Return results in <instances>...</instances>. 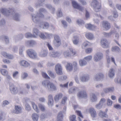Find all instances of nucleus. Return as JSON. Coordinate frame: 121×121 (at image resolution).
<instances>
[{
    "label": "nucleus",
    "mask_w": 121,
    "mask_h": 121,
    "mask_svg": "<svg viewBox=\"0 0 121 121\" xmlns=\"http://www.w3.org/2000/svg\"><path fill=\"white\" fill-rule=\"evenodd\" d=\"M1 12L2 13L6 16H9L11 15H13L14 20L16 21L19 20V15L15 13L14 10L12 9H9L8 10H7L5 9L2 8L0 10Z\"/></svg>",
    "instance_id": "f257e3e1"
},
{
    "label": "nucleus",
    "mask_w": 121,
    "mask_h": 121,
    "mask_svg": "<svg viewBox=\"0 0 121 121\" xmlns=\"http://www.w3.org/2000/svg\"><path fill=\"white\" fill-rule=\"evenodd\" d=\"M43 85L49 91H53L56 90V86L53 83L50 82L48 80H45L42 82Z\"/></svg>",
    "instance_id": "f03ea898"
},
{
    "label": "nucleus",
    "mask_w": 121,
    "mask_h": 121,
    "mask_svg": "<svg viewBox=\"0 0 121 121\" xmlns=\"http://www.w3.org/2000/svg\"><path fill=\"white\" fill-rule=\"evenodd\" d=\"M91 7L94 9L96 12L99 11L101 8L97 0H93L91 4Z\"/></svg>",
    "instance_id": "7ed1b4c3"
},
{
    "label": "nucleus",
    "mask_w": 121,
    "mask_h": 121,
    "mask_svg": "<svg viewBox=\"0 0 121 121\" xmlns=\"http://www.w3.org/2000/svg\"><path fill=\"white\" fill-rule=\"evenodd\" d=\"M26 52L27 55L30 58L35 59L37 58V54L33 49H29L27 50Z\"/></svg>",
    "instance_id": "20e7f679"
},
{
    "label": "nucleus",
    "mask_w": 121,
    "mask_h": 121,
    "mask_svg": "<svg viewBox=\"0 0 121 121\" xmlns=\"http://www.w3.org/2000/svg\"><path fill=\"white\" fill-rule=\"evenodd\" d=\"M69 49L71 52V53H72V54H70L69 50L65 51L63 52V55L64 57L66 58L70 57L71 56L73 55L74 56L75 55L76 53L73 51V49L71 48H69Z\"/></svg>",
    "instance_id": "39448f33"
},
{
    "label": "nucleus",
    "mask_w": 121,
    "mask_h": 121,
    "mask_svg": "<svg viewBox=\"0 0 121 121\" xmlns=\"http://www.w3.org/2000/svg\"><path fill=\"white\" fill-rule=\"evenodd\" d=\"M77 96L79 98L86 99L87 98V94L86 91L83 90L79 91L77 93Z\"/></svg>",
    "instance_id": "423d86ee"
},
{
    "label": "nucleus",
    "mask_w": 121,
    "mask_h": 121,
    "mask_svg": "<svg viewBox=\"0 0 121 121\" xmlns=\"http://www.w3.org/2000/svg\"><path fill=\"white\" fill-rule=\"evenodd\" d=\"M72 3L74 8L78 9L80 11H82L83 10V8L78 4L74 0L72 1Z\"/></svg>",
    "instance_id": "0eeeda50"
},
{
    "label": "nucleus",
    "mask_w": 121,
    "mask_h": 121,
    "mask_svg": "<svg viewBox=\"0 0 121 121\" xmlns=\"http://www.w3.org/2000/svg\"><path fill=\"white\" fill-rule=\"evenodd\" d=\"M103 55L100 52H98L94 55V59L95 61L97 62L102 59L103 57Z\"/></svg>",
    "instance_id": "6e6552de"
},
{
    "label": "nucleus",
    "mask_w": 121,
    "mask_h": 121,
    "mask_svg": "<svg viewBox=\"0 0 121 121\" xmlns=\"http://www.w3.org/2000/svg\"><path fill=\"white\" fill-rule=\"evenodd\" d=\"M104 78V74L101 73L97 74L94 76V80L96 81H102Z\"/></svg>",
    "instance_id": "1a4fd4ad"
},
{
    "label": "nucleus",
    "mask_w": 121,
    "mask_h": 121,
    "mask_svg": "<svg viewBox=\"0 0 121 121\" xmlns=\"http://www.w3.org/2000/svg\"><path fill=\"white\" fill-rule=\"evenodd\" d=\"M54 37V40L53 42L54 45L56 47L59 46L61 43L60 37L56 35H55Z\"/></svg>",
    "instance_id": "9d476101"
},
{
    "label": "nucleus",
    "mask_w": 121,
    "mask_h": 121,
    "mask_svg": "<svg viewBox=\"0 0 121 121\" xmlns=\"http://www.w3.org/2000/svg\"><path fill=\"white\" fill-rule=\"evenodd\" d=\"M62 68L60 65L58 64L56 65L55 66V70L56 73L59 75L63 74L62 71Z\"/></svg>",
    "instance_id": "9b49d317"
},
{
    "label": "nucleus",
    "mask_w": 121,
    "mask_h": 121,
    "mask_svg": "<svg viewBox=\"0 0 121 121\" xmlns=\"http://www.w3.org/2000/svg\"><path fill=\"white\" fill-rule=\"evenodd\" d=\"M32 19L33 21L35 23H39L40 22V20L39 18H41L39 16L35 14H33L31 15Z\"/></svg>",
    "instance_id": "f8f14e48"
},
{
    "label": "nucleus",
    "mask_w": 121,
    "mask_h": 121,
    "mask_svg": "<svg viewBox=\"0 0 121 121\" xmlns=\"http://www.w3.org/2000/svg\"><path fill=\"white\" fill-rule=\"evenodd\" d=\"M90 78L88 75L86 74H83L80 76V80L83 82H87L89 79Z\"/></svg>",
    "instance_id": "ddd939ff"
},
{
    "label": "nucleus",
    "mask_w": 121,
    "mask_h": 121,
    "mask_svg": "<svg viewBox=\"0 0 121 121\" xmlns=\"http://www.w3.org/2000/svg\"><path fill=\"white\" fill-rule=\"evenodd\" d=\"M39 12L37 13V15L41 18H43L44 17V15L42 13V12L46 13L47 12V10L46 9L43 8H40L39 10Z\"/></svg>",
    "instance_id": "4468645a"
},
{
    "label": "nucleus",
    "mask_w": 121,
    "mask_h": 121,
    "mask_svg": "<svg viewBox=\"0 0 121 121\" xmlns=\"http://www.w3.org/2000/svg\"><path fill=\"white\" fill-rule=\"evenodd\" d=\"M101 43L102 47L104 48H108L109 47V43L108 42L106 39H104L101 40Z\"/></svg>",
    "instance_id": "2eb2a0df"
},
{
    "label": "nucleus",
    "mask_w": 121,
    "mask_h": 121,
    "mask_svg": "<svg viewBox=\"0 0 121 121\" xmlns=\"http://www.w3.org/2000/svg\"><path fill=\"white\" fill-rule=\"evenodd\" d=\"M103 27L106 30H108L110 28V23L107 21H103L102 23Z\"/></svg>",
    "instance_id": "dca6fc26"
},
{
    "label": "nucleus",
    "mask_w": 121,
    "mask_h": 121,
    "mask_svg": "<svg viewBox=\"0 0 121 121\" xmlns=\"http://www.w3.org/2000/svg\"><path fill=\"white\" fill-rule=\"evenodd\" d=\"M81 88V87H78L75 86L72 87L69 89V93H75L79 90V88Z\"/></svg>",
    "instance_id": "f3484780"
},
{
    "label": "nucleus",
    "mask_w": 121,
    "mask_h": 121,
    "mask_svg": "<svg viewBox=\"0 0 121 121\" xmlns=\"http://www.w3.org/2000/svg\"><path fill=\"white\" fill-rule=\"evenodd\" d=\"M89 111L92 117L95 118L96 117L97 114L95 109L93 108H89Z\"/></svg>",
    "instance_id": "a211bd4d"
},
{
    "label": "nucleus",
    "mask_w": 121,
    "mask_h": 121,
    "mask_svg": "<svg viewBox=\"0 0 121 121\" xmlns=\"http://www.w3.org/2000/svg\"><path fill=\"white\" fill-rule=\"evenodd\" d=\"M48 104L49 106H52L53 105V100L52 95H49L48 96Z\"/></svg>",
    "instance_id": "6ab92c4d"
},
{
    "label": "nucleus",
    "mask_w": 121,
    "mask_h": 121,
    "mask_svg": "<svg viewBox=\"0 0 121 121\" xmlns=\"http://www.w3.org/2000/svg\"><path fill=\"white\" fill-rule=\"evenodd\" d=\"M114 33V31L113 30H111L109 33L104 32L103 33V34L105 37L106 38H109L110 37L111 35Z\"/></svg>",
    "instance_id": "aec40b11"
},
{
    "label": "nucleus",
    "mask_w": 121,
    "mask_h": 121,
    "mask_svg": "<svg viewBox=\"0 0 121 121\" xmlns=\"http://www.w3.org/2000/svg\"><path fill=\"white\" fill-rule=\"evenodd\" d=\"M114 90V88L113 87L105 88L103 89V91L105 93L113 92Z\"/></svg>",
    "instance_id": "412c9836"
},
{
    "label": "nucleus",
    "mask_w": 121,
    "mask_h": 121,
    "mask_svg": "<svg viewBox=\"0 0 121 121\" xmlns=\"http://www.w3.org/2000/svg\"><path fill=\"white\" fill-rule=\"evenodd\" d=\"M48 53L47 50H43L39 53V55L41 57H45L47 56Z\"/></svg>",
    "instance_id": "4be33fe9"
},
{
    "label": "nucleus",
    "mask_w": 121,
    "mask_h": 121,
    "mask_svg": "<svg viewBox=\"0 0 121 121\" xmlns=\"http://www.w3.org/2000/svg\"><path fill=\"white\" fill-rule=\"evenodd\" d=\"M90 100L91 102H96L97 101V98L95 94H92L91 95Z\"/></svg>",
    "instance_id": "5701e85b"
},
{
    "label": "nucleus",
    "mask_w": 121,
    "mask_h": 121,
    "mask_svg": "<svg viewBox=\"0 0 121 121\" xmlns=\"http://www.w3.org/2000/svg\"><path fill=\"white\" fill-rule=\"evenodd\" d=\"M2 55L4 57L9 59H12L13 58V55L9 54L5 52H3L2 53Z\"/></svg>",
    "instance_id": "b1692460"
},
{
    "label": "nucleus",
    "mask_w": 121,
    "mask_h": 121,
    "mask_svg": "<svg viewBox=\"0 0 121 121\" xmlns=\"http://www.w3.org/2000/svg\"><path fill=\"white\" fill-rule=\"evenodd\" d=\"M58 53L56 52L51 51L49 54V55L50 56L54 58H56L58 55Z\"/></svg>",
    "instance_id": "393cba45"
},
{
    "label": "nucleus",
    "mask_w": 121,
    "mask_h": 121,
    "mask_svg": "<svg viewBox=\"0 0 121 121\" xmlns=\"http://www.w3.org/2000/svg\"><path fill=\"white\" fill-rule=\"evenodd\" d=\"M114 70L111 68L109 70L108 73V76L110 78H112L114 75Z\"/></svg>",
    "instance_id": "a878e982"
},
{
    "label": "nucleus",
    "mask_w": 121,
    "mask_h": 121,
    "mask_svg": "<svg viewBox=\"0 0 121 121\" xmlns=\"http://www.w3.org/2000/svg\"><path fill=\"white\" fill-rule=\"evenodd\" d=\"M63 115L62 112H60L58 114L57 117V120L58 121H62Z\"/></svg>",
    "instance_id": "bb28decb"
},
{
    "label": "nucleus",
    "mask_w": 121,
    "mask_h": 121,
    "mask_svg": "<svg viewBox=\"0 0 121 121\" xmlns=\"http://www.w3.org/2000/svg\"><path fill=\"white\" fill-rule=\"evenodd\" d=\"M85 36L87 38L90 40L94 38L93 34L91 33H86L85 34Z\"/></svg>",
    "instance_id": "cd10ccee"
},
{
    "label": "nucleus",
    "mask_w": 121,
    "mask_h": 121,
    "mask_svg": "<svg viewBox=\"0 0 121 121\" xmlns=\"http://www.w3.org/2000/svg\"><path fill=\"white\" fill-rule=\"evenodd\" d=\"M62 94L61 93H60L56 95L54 97V99L56 102H57L59 100L61 99L62 97Z\"/></svg>",
    "instance_id": "c85d7f7f"
},
{
    "label": "nucleus",
    "mask_w": 121,
    "mask_h": 121,
    "mask_svg": "<svg viewBox=\"0 0 121 121\" xmlns=\"http://www.w3.org/2000/svg\"><path fill=\"white\" fill-rule=\"evenodd\" d=\"M15 111L14 113L16 114H18L21 112L22 108L18 106H16L15 108Z\"/></svg>",
    "instance_id": "c756f323"
},
{
    "label": "nucleus",
    "mask_w": 121,
    "mask_h": 121,
    "mask_svg": "<svg viewBox=\"0 0 121 121\" xmlns=\"http://www.w3.org/2000/svg\"><path fill=\"white\" fill-rule=\"evenodd\" d=\"M79 63L80 66H82L86 65L87 62L84 58L83 59H81L79 60Z\"/></svg>",
    "instance_id": "7c9ffc66"
},
{
    "label": "nucleus",
    "mask_w": 121,
    "mask_h": 121,
    "mask_svg": "<svg viewBox=\"0 0 121 121\" xmlns=\"http://www.w3.org/2000/svg\"><path fill=\"white\" fill-rule=\"evenodd\" d=\"M99 115L100 117H105L107 118L108 117V116L106 113L103 112L101 110L100 111Z\"/></svg>",
    "instance_id": "2f4dec72"
},
{
    "label": "nucleus",
    "mask_w": 121,
    "mask_h": 121,
    "mask_svg": "<svg viewBox=\"0 0 121 121\" xmlns=\"http://www.w3.org/2000/svg\"><path fill=\"white\" fill-rule=\"evenodd\" d=\"M44 0H38L37 3L35 4V6L36 8L42 5V3L44 1Z\"/></svg>",
    "instance_id": "473e14b6"
},
{
    "label": "nucleus",
    "mask_w": 121,
    "mask_h": 121,
    "mask_svg": "<svg viewBox=\"0 0 121 121\" xmlns=\"http://www.w3.org/2000/svg\"><path fill=\"white\" fill-rule=\"evenodd\" d=\"M39 117V115L36 113H33L32 115V117L34 121H38Z\"/></svg>",
    "instance_id": "72a5a7b5"
},
{
    "label": "nucleus",
    "mask_w": 121,
    "mask_h": 121,
    "mask_svg": "<svg viewBox=\"0 0 121 121\" xmlns=\"http://www.w3.org/2000/svg\"><path fill=\"white\" fill-rule=\"evenodd\" d=\"M26 43L29 46H32L36 44V42L34 41L31 40L26 42Z\"/></svg>",
    "instance_id": "f704fd0d"
},
{
    "label": "nucleus",
    "mask_w": 121,
    "mask_h": 121,
    "mask_svg": "<svg viewBox=\"0 0 121 121\" xmlns=\"http://www.w3.org/2000/svg\"><path fill=\"white\" fill-rule=\"evenodd\" d=\"M46 7L51 10V13L54 14L55 11V9L54 7H52L50 4H48L46 5Z\"/></svg>",
    "instance_id": "c9c22d12"
},
{
    "label": "nucleus",
    "mask_w": 121,
    "mask_h": 121,
    "mask_svg": "<svg viewBox=\"0 0 121 121\" xmlns=\"http://www.w3.org/2000/svg\"><path fill=\"white\" fill-rule=\"evenodd\" d=\"M33 35H35L36 36V38L38 36H39L40 32L39 30L37 28H34L33 30Z\"/></svg>",
    "instance_id": "e433bc0d"
},
{
    "label": "nucleus",
    "mask_w": 121,
    "mask_h": 121,
    "mask_svg": "<svg viewBox=\"0 0 121 121\" xmlns=\"http://www.w3.org/2000/svg\"><path fill=\"white\" fill-rule=\"evenodd\" d=\"M31 104L32 106L33 107L34 109L37 112H39V110L37 106L35 104V103L33 102H31Z\"/></svg>",
    "instance_id": "4c0bfd02"
},
{
    "label": "nucleus",
    "mask_w": 121,
    "mask_h": 121,
    "mask_svg": "<svg viewBox=\"0 0 121 121\" xmlns=\"http://www.w3.org/2000/svg\"><path fill=\"white\" fill-rule=\"evenodd\" d=\"M79 40L78 37L77 36H74L72 40L73 44L75 45L77 44L79 42Z\"/></svg>",
    "instance_id": "58836bf2"
},
{
    "label": "nucleus",
    "mask_w": 121,
    "mask_h": 121,
    "mask_svg": "<svg viewBox=\"0 0 121 121\" xmlns=\"http://www.w3.org/2000/svg\"><path fill=\"white\" fill-rule=\"evenodd\" d=\"M73 66L72 64L68 63L67 65V69L68 71H71L72 70Z\"/></svg>",
    "instance_id": "ea45409f"
},
{
    "label": "nucleus",
    "mask_w": 121,
    "mask_h": 121,
    "mask_svg": "<svg viewBox=\"0 0 121 121\" xmlns=\"http://www.w3.org/2000/svg\"><path fill=\"white\" fill-rule=\"evenodd\" d=\"M25 36L26 38H36V36L35 35H33L30 33H27L25 34Z\"/></svg>",
    "instance_id": "a19ab883"
},
{
    "label": "nucleus",
    "mask_w": 121,
    "mask_h": 121,
    "mask_svg": "<svg viewBox=\"0 0 121 121\" xmlns=\"http://www.w3.org/2000/svg\"><path fill=\"white\" fill-rule=\"evenodd\" d=\"M89 42L87 41H85L82 44V49H85L86 46L89 45Z\"/></svg>",
    "instance_id": "79ce46f5"
},
{
    "label": "nucleus",
    "mask_w": 121,
    "mask_h": 121,
    "mask_svg": "<svg viewBox=\"0 0 121 121\" xmlns=\"http://www.w3.org/2000/svg\"><path fill=\"white\" fill-rule=\"evenodd\" d=\"M111 50L113 52H119L120 51V49L118 47L115 46L112 48Z\"/></svg>",
    "instance_id": "37998d69"
},
{
    "label": "nucleus",
    "mask_w": 121,
    "mask_h": 121,
    "mask_svg": "<svg viewBox=\"0 0 121 121\" xmlns=\"http://www.w3.org/2000/svg\"><path fill=\"white\" fill-rule=\"evenodd\" d=\"M39 36L40 38L43 39H45L46 38V37L45 35V34L40 32Z\"/></svg>",
    "instance_id": "c03bdc74"
},
{
    "label": "nucleus",
    "mask_w": 121,
    "mask_h": 121,
    "mask_svg": "<svg viewBox=\"0 0 121 121\" xmlns=\"http://www.w3.org/2000/svg\"><path fill=\"white\" fill-rule=\"evenodd\" d=\"M42 24L43 25V29H47L49 27V24L48 22H44Z\"/></svg>",
    "instance_id": "a18cd8bd"
},
{
    "label": "nucleus",
    "mask_w": 121,
    "mask_h": 121,
    "mask_svg": "<svg viewBox=\"0 0 121 121\" xmlns=\"http://www.w3.org/2000/svg\"><path fill=\"white\" fill-rule=\"evenodd\" d=\"M57 15L58 17H61L62 16V13L60 8H59L58 9Z\"/></svg>",
    "instance_id": "49530a36"
},
{
    "label": "nucleus",
    "mask_w": 121,
    "mask_h": 121,
    "mask_svg": "<svg viewBox=\"0 0 121 121\" xmlns=\"http://www.w3.org/2000/svg\"><path fill=\"white\" fill-rule=\"evenodd\" d=\"M48 73L49 76L52 78H54L56 77V75L54 74L51 71H48Z\"/></svg>",
    "instance_id": "de8ad7c7"
},
{
    "label": "nucleus",
    "mask_w": 121,
    "mask_h": 121,
    "mask_svg": "<svg viewBox=\"0 0 121 121\" xmlns=\"http://www.w3.org/2000/svg\"><path fill=\"white\" fill-rule=\"evenodd\" d=\"M39 108L41 109V111H44L45 110V107L44 106L41 104H39Z\"/></svg>",
    "instance_id": "09e8293b"
},
{
    "label": "nucleus",
    "mask_w": 121,
    "mask_h": 121,
    "mask_svg": "<svg viewBox=\"0 0 121 121\" xmlns=\"http://www.w3.org/2000/svg\"><path fill=\"white\" fill-rule=\"evenodd\" d=\"M95 87L97 89L102 88L103 87V84L102 83L96 84L95 85Z\"/></svg>",
    "instance_id": "8fccbe9b"
},
{
    "label": "nucleus",
    "mask_w": 121,
    "mask_h": 121,
    "mask_svg": "<svg viewBox=\"0 0 121 121\" xmlns=\"http://www.w3.org/2000/svg\"><path fill=\"white\" fill-rule=\"evenodd\" d=\"M67 78V77L66 76H60L58 77V79L60 81H63L65 80Z\"/></svg>",
    "instance_id": "3c124183"
},
{
    "label": "nucleus",
    "mask_w": 121,
    "mask_h": 121,
    "mask_svg": "<svg viewBox=\"0 0 121 121\" xmlns=\"http://www.w3.org/2000/svg\"><path fill=\"white\" fill-rule=\"evenodd\" d=\"M9 89L11 91L14 92L16 91L15 88L13 84H11L10 85Z\"/></svg>",
    "instance_id": "603ef678"
},
{
    "label": "nucleus",
    "mask_w": 121,
    "mask_h": 121,
    "mask_svg": "<svg viewBox=\"0 0 121 121\" xmlns=\"http://www.w3.org/2000/svg\"><path fill=\"white\" fill-rule=\"evenodd\" d=\"M84 59L87 62L91 60L92 56H89L85 57Z\"/></svg>",
    "instance_id": "864d4df0"
},
{
    "label": "nucleus",
    "mask_w": 121,
    "mask_h": 121,
    "mask_svg": "<svg viewBox=\"0 0 121 121\" xmlns=\"http://www.w3.org/2000/svg\"><path fill=\"white\" fill-rule=\"evenodd\" d=\"M76 116L75 115H71L70 117V121H77L76 120Z\"/></svg>",
    "instance_id": "5fc2aeb1"
},
{
    "label": "nucleus",
    "mask_w": 121,
    "mask_h": 121,
    "mask_svg": "<svg viewBox=\"0 0 121 121\" xmlns=\"http://www.w3.org/2000/svg\"><path fill=\"white\" fill-rule=\"evenodd\" d=\"M0 71L1 73L3 75H6L8 73V72L7 71L3 69H1Z\"/></svg>",
    "instance_id": "6e6d98bb"
},
{
    "label": "nucleus",
    "mask_w": 121,
    "mask_h": 121,
    "mask_svg": "<svg viewBox=\"0 0 121 121\" xmlns=\"http://www.w3.org/2000/svg\"><path fill=\"white\" fill-rule=\"evenodd\" d=\"M30 64L27 61L23 60V66L25 67H26L29 66Z\"/></svg>",
    "instance_id": "4d7b16f0"
},
{
    "label": "nucleus",
    "mask_w": 121,
    "mask_h": 121,
    "mask_svg": "<svg viewBox=\"0 0 121 121\" xmlns=\"http://www.w3.org/2000/svg\"><path fill=\"white\" fill-rule=\"evenodd\" d=\"M102 104H100V103L99 102V104H96L95 106V107L96 108L98 109H99L102 108Z\"/></svg>",
    "instance_id": "13d9d810"
},
{
    "label": "nucleus",
    "mask_w": 121,
    "mask_h": 121,
    "mask_svg": "<svg viewBox=\"0 0 121 121\" xmlns=\"http://www.w3.org/2000/svg\"><path fill=\"white\" fill-rule=\"evenodd\" d=\"M42 74L44 78L49 79L50 77L48 76V75L45 73L44 72H42Z\"/></svg>",
    "instance_id": "bf43d9fd"
},
{
    "label": "nucleus",
    "mask_w": 121,
    "mask_h": 121,
    "mask_svg": "<svg viewBox=\"0 0 121 121\" xmlns=\"http://www.w3.org/2000/svg\"><path fill=\"white\" fill-rule=\"evenodd\" d=\"M67 98L66 97H64L62 99L61 102V104L64 105L67 100Z\"/></svg>",
    "instance_id": "052dcab7"
},
{
    "label": "nucleus",
    "mask_w": 121,
    "mask_h": 121,
    "mask_svg": "<svg viewBox=\"0 0 121 121\" xmlns=\"http://www.w3.org/2000/svg\"><path fill=\"white\" fill-rule=\"evenodd\" d=\"M77 22L78 24L80 25H82L84 24V21L80 19L78 20L77 21Z\"/></svg>",
    "instance_id": "680f3d73"
},
{
    "label": "nucleus",
    "mask_w": 121,
    "mask_h": 121,
    "mask_svg": "<svg viewBox=\"0 0 121 121\" xmlns=\"http://www.w3.org/2000/svg\"><path fill=\"white\" fill-rule=\"evenodd\" d=\"M46 44L47 46L50 50H52L53 49V48L52 47L51 45L49 43L47 42L46 43Z\"/></svg>",
    "instance_id": "e2e57ef3"
},
{
    "label": "nucleus",
    "mask_w": 121,
    "mask_h": 121,
    "mask_svg": "<svg viewBox=\"0 0 121 121\" xmlns=\"http://www.w3.org/2000/svg\"><path fill=\"white\" fill-rule=\"evenodd\" d=\"M118 14L117 12L116 11H113V17L114 18H116L118 17Z\"/></svg>",
    "instance_id": "0e129e2a"
},
{
    "label": "nucleus",
    "mask_w": 121,
    "mask_h": 121,
    "mask_svg": "<svg viewBox=\"0 0 121 121\" xmlns=\"http://www.w3.org/2000/svg\"><path fill=\"white\" fill-rule=\"evenodd\" d=\"M115 82L116 83H119L121 84V78L120 79L117 78L115 79Z\"/></svg>",
    "instance_id": "69168bd1"
},
{
    "label": "nucleus",
    "mask_w": 121,
    "mask_h": 121,
    "mask_svg": "<svg viewBox=\"0 0 121 121\" xmlns=\"http://www.w3.org/2000/svg\"><path fill=\"white\" fill-rule=\"evenodd\" d=\"M79 1L83 5H86V2L84 0H79Z\"/></svg>",
    "instance_id": "338daca9"
},
{
    "label": "nucleus",
    "mask_w": 121,
    "mask_h": 121,
    "mask_svg": "<svg viewBox=\"0 0 121 121\" xmlns=\"http://www.w3.org/2000/svg\"><path fill=\"white\" fill-rule=\"evenodd\" d=\"M107 104L108 105L111 106L112 104V101L109 99H108L107 100Z\"/></svg>",
    "instance_id": "774afa93"
}]
</instances>
